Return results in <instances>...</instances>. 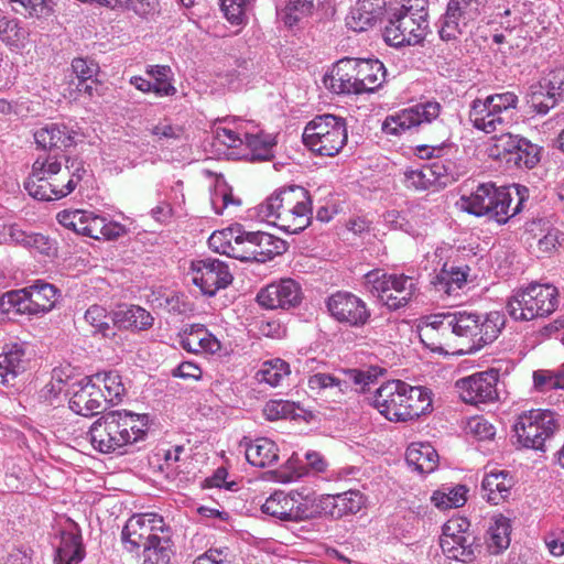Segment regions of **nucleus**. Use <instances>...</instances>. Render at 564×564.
I'll use <instances>...</instances> for the list:
<instances>
[{"label": "nucleus", "instance_id": "obj_1", "mask_svg": "<svg viewBox=\"0 0 564 564\" xmlns=\"http://www.w3.org/2000/svg\"><path fill=\"white\" fill-rule=\"evenodd\" d=\"M85 174L82 161L43 153L33 162L24 188L37 200H58L73 193Z\"/></svg>", "mask_w": 564, "mask_h": 564}, {"label": "nucleus", "instance_id": "obj_2", "mask_svg": "<svg viewBox=\"0 0 564 564\" xmlns=\"http://www.w3.org/2000/svg\"><path fill=\"white\" fill-rule=\"evenodd\" d=\"M257 216L289 234H299L311 223L312 200L302 186H290L272 193L256 207Z\"/></svg>", "mask_w": 564, "mask_h": 564}, {"label": "nucleus", "instance_id": "obj_3", "mask_svg": "<svg viewBox=\"0 0 564 564\" xmlns=\"http://www.w3.org/2000/svg\"><path fill=\"white\" fill-rule=\"evenodd\" d=\"M371 404L387 420L406 422L427 413L432 408V398L426 388L390 380L376 390Z\"/></svg>", "mask_w": 564, "mask_h": 564}, {"label": "nucleus", "instance_id": "obj_4", "mask_svg": "<svg viewBox=\"0 0 564 564\" xmlns=\"http://www.w3.org/2000/svg\"><path fill=\"white\" fill-rule=\"evenodd\" d=\"M214 134L217 151L228 158L247 161H269L273 158L274 138L262 132L251 133L240 121L223 119L215 126Z\"/></svg>", "mask_w": 564, "mask_h": 564}, {"label": "nucleus", "instance_id": "obj_5", "mask_svg": "<svg viewBox=\"0 0 564 564\" xmlns=\"http://www.w3.org/2000/svg\"><path fill=\"white\" fill-rule=\"evenodd\" d=\"M148 415L128 411H112L99 417L89 430L95 449L109 454L126 445L133 444L148 431Z\"/></svg>", "mask_w": 564, "mask_h": 564}, {"label": "nucleus", "instance_id": "obj_6", "mask_svg": "<svg viewBox=\"0 0 564 564\" xmlns=\"http://www.w3.org/2000/svg\"><path fill=\"white\" fill-rule=\"evenodd\" d=\"M386 80V67L379 59L343 58L338 61L325 85L336 94L373 93Z\"/></svg>", "mask_w": 564, "mask_h": 564}, {"label": "nucleus", "instance_id": "obj_7", "mask_svg": "<svg viewBox=\"0 0 564 564\" xmlns=\"http://www.w3.org/2000/svg\"><path fill=\"white\" fill-rule=\"evenodd\" d=\"M519 200L511 207V192L507 187H496L491 183L480 184L469 196H462L459 207L462 210L477 217L486 216L498 224H506L521 210L527 187L514 186Z\"/></svg>", "mask_w": 564, "mask_h": 564}, {"label": "nucleus", "instance_id": "obj_8", "mask_svg": "<svg viewBox=\"0 0 564 564\" xmlns=\"http://www.w3.org/2000/svg\"><path fill=\"white\" fill-rule=\"evenodd\" d=\"M427 28V0H404L389 13L383 39L394 47L415 45L424 40Z\"/></svg>", "mask_w": 564, "mask_h": 564}, {"label": "nucleus", "instance_id": "obj_9", "mask_svg": "<svg viewBox=\"0 0 564 564\" xmlns=\"http://www.w3.org/2000/svg\"><path fill=\"white\" fill-rule=\"evenodd\" d=\"M454 338L466 348L462 352L470 354L479 350L497 339L505 324L499 312L479 314L477 312H452Z\"/></svg>", "mask_w": 564, "mask_h": 564}, {"label": "nucleus", "instance_id": "obj_10", "mask_svg": "<svg viewBox=\"0 0 564 564\" xmlns=\"http://www.w3.org/2000/svg\"><path fill=\"white\" fill-rule=\"evenodd\" d=\"M519 97L513 91H503L477 98L469 108V121L473 127L485 133L508 129L514 119Z\"/></svg>", "mask_w": 564, "mask_h": 564}, {"label": "nucleus", "instance_id": "obj_11", "mask_svg": "<svg viewBox=\"0 0 564 564\" xmlns=\"http://www.w3.org/2000/svg\"><path fill=\"white\" fill-rule=\"evenodd\" d=\"M557 305L555 286L531 283L513 293L507 303V312L514 321H532L552 314Z\"/></svg>", "mask_w": 564, "mask_h": 564}, {"label": "nucleus", "instance_id": "obj_12", "mask_svg": "<svg viewBox=\"0 0 564 564\" xmlns=\"http://www.w3.org/2000/svg\"><path fill=\"white\" fill-rule=\"evenodd\" d=\"M303 142L322 156H335L347 142L345 119L329 113L315 117L304 129Z\"/></svg>", "mask_w": 564, "mask_h": 564}, {"label": "nucleus", "instance_id": "obj_13", "mask_svg": "<svg viewBox=\"0 0 564 564\" xmlns=\"http://www.w3.org/2000/svg\"><path fill=\"white\" fill-rule=\"evenodd\" d=\"M58 297V290L50 283L37 281L24 289L7 292L1 297V305L17 313L41 315L50 312Z\"/></svg>", "mask_w": 564, "mask_h": 564}, {"label": "nucleus", "instance_id": "obj_14", "mask_svg": "<svg viewBox=\"0 0 564 564\" xmlns=\"http://www.w3.org/2000/svg\"><path fill=\"white\" fill-rule=\"evenodd\" d=\"M556 429L555 414L542 409L521 413L513 425L518 443L532 449H542L545 441L554 434Z\"/></svg>", "mask_w": 564, "mask_h": 564}, {"label": "nucleus", "instance_id": "obj_15", "mask_svg": "<svg viewBox=\"0 0 564 564\" xmlns=\"http://www.w3.org/2000/svg\"><path fill=\"white\" fill-rule=\"evenodd\" d=\"M367 282L379 293L380 300L390 310L405 306L417 291L416 279L405 274H386L371 271L366 275Z\"/></svg>", "mask_w": 564, "mask_h": 564}, {"label": "nucleus", "instance_id": "obj_16", "mask_svg": "<svg viewBox=\"0 0 564 564\" xmlns=\"http://www.w3.org/2000/svg\"><path fill=\"white\" fill-rule=\"evenodd\" d=\"M469 525L465 518L449 519L443 525L440 545L448 558L463 563H471L476 558Z\"/></svg>", "mask_w": 564, "mask_h": 564}, {"label": "nucleus", "instance_id": "obj_17", "mask_svg": "<svg viewBox=\"0 0 564 564\" xmlns=\"http://www.w3.org/2000/svg\"><path fill=\"white\" fill-rule=\"evenodd\" d=\"M440 112L441 105L436 101L417 104L388 116L382 123V130L387 134L400 135L425 123H431L440 116Z\"/></svg>", "mask_w": 564, "mask_h": 564}, {"label": "nucleus", "instance_id": "obj_18", "mask_svg": "<svg viewBox=\"0 0 564 564\" xmlns=\"http://www.w3.org/2000/svg\"><path fill=\"white\" fill-rule=\"evenodd\" d=\"M192 282L202 293L213 296L217 291L227 288L232 282L229 267L218 259H199L191 263Z\"/></svg>", "mask_w": 564, "mask_h": 564}, {"label": "nucleus", "instance_id": "obj_19", "mask_svg": "<svg viewBox=\"0 0 564 564\" xmlns=\"http://www.w3.org/2000/svg\"><path fill=\"white\" fill-rule=\"evenodd\" d=\"M327 308L337 322L351 327L365 326L371 317L366 302L349 292H337L329 296Z\"/></svg>", "mask_w": 564, "mask_h": 564}, {"label": "nucleus", "instance_id": "obj_20", "mask_svg": "<svg viewBox=\"0 0 564 564\" xmlns=\"http://www.w3.org/2000/svg\"><path fill=\"white\" fill-rule=\"evenodd\" d=\"M484 0H449L442 18L440 36L449 41L463 33V29L480 14Z\"/></svg>", "mask_w": 564, "mask_h": 564}, {"label": "nucleus", "instance_id": "obj_21", "mask_svg": "<svg viewBox=\"0 0 564 564\" xmlns=\"http://www.w3.org/2000/svg\"><path fill=\"white\" fill-rule=\"evenodd\" d=\"M163 518L156 513L132 516L121 532V541L129 552H137L144 546L154 533L163 529Z\"/></svg>", "mask_w": 564, "mask_h": 564}, {"label": "nucleus", "instance_id": "obj_22", "mask_svg": "<svg viewBox=\"0 0 564 564\" xmlns=\"http://www.w3.org/2000/svg\"><path fill=\"white\" fill-rule=\"evenodd\" d=\"M303 297L299 282L286 278L272 282L257 294L258 303L268 310H289L297 306Z\"/></svg>", "mask_w": 564, "mask_h": 564}, {"label": "nucleus", "instance_id": "obj_23", "mask_svg": "<svg viewBox=\"0 0 564 564\" xmlns=\"http://www.w3.org/2000/svg\"><path fill=\"white\" fill-rule=\"evenodd\" d=\"M498 372L495 370L475 373L457 381L460 398L470 404L495 401L497 392Z\"/></svg>", "mask_w": 564, "mask_h": 564}, {"label": "nucleus", "instance_id": "obj_24", "mask_svg": "<svg viewBox=\"0 0 564 564\" xmlns=\"http://www.w3.org/2000/svg\"><path fill=\"white\" fill-rule=\"evenodd\" d=\"M419 336L432 350L455 340L452 312L430 314L420 319Z\"/></svg>", "mask_w": 564, "mask_h": 564}, {"label": "nucleus", "instance_id": "obj_25", "mask_svg": "<svg viewBox=\"0 0 564 564\" xmlns=\"http://www.w3.org/2000/svg\"><path fill=\"white\" fill-rule=\"evenodd\" d=\"M305 459L306 466L293 453L285 464L274 471L275 480L282 484H290L306 476L310 470L319 474L325 473L328 467L326 458L319 452L307 451Z\"/></svg>", "mask_w": 564, "mask_h": 564}, {"label": "nucleus", "instance_id": "obj_26", "mask_svg": "<svg viewBox=\"0 0 564 564\" xmlns=\"http://www.w3.org/2000/svg\"><path fill=\"white\" fill-rule=\"evenodd\" d=\"M300 495L273 492L262 505L263 513L282 521H301L307 518L306 506L300 500Z\"/></svg>", "mask_w": 564, "mask_h": 564}, {"label": "nucleus", "instance_id": "obj_27", "mask_svg": "<svg viewBox=\"0 0 564 564\" xmlns=\"http://www.w3.org/2000/svg\"><path fill=\"white\" fill-rule=\"evenodd\" d=\"M69 399V409L76 414L90 416L102 408L104 392L97 387L93 377L80 380Z\"/></svg>", "mask_w": 564, "mask_h": 564}, {"label": "nucleus", "instance_id": "obj_28", "mask_svg": "<svg viewBox=\"0 0 564 564\" xmlns=\"http://www.w3.org/2000/svg\"><path fill=\"white\" fill-rule=\"evenodd\" d=\"M78 132L65 123H47L34 132L37 145L43 149H67L76 144Z\"/></svg>", "mask_w": 564, "mask_h": 564}, {"label": "nucleus", "instance_id": "obj_29", "mask_svg": "<svg viewBox=\"0 0 564 564\" xmlns=\"http://www.w3.org/2000/svg\"><path fill=\"white\" fill-rule=\"evenodd\" d=\"M29 365L25 350L21 344L7 345L0 352V383L13 386L15 379Z\"/></svg>", "mask_w": 564, "mask_h": 564}, {"label": "nucleus", "instance_id": "obj_30", "mask_svg": "<svg viewBox=\"0 0 564 564\" xmlns=\"http://www.w3.org/2000/svg\"><path fill=\"white\" fill-rule=\"evenodd\" d=\"M513 485V478L508 471L491 469L481 482L482 497L491 505H499L510 496Z\"/></svg>", "mask_w": 564, "mask_h": 564}, {"label": "nucleus", "instance_id": "obj_31", "mask_svg": "<svg viewBox=\"0 0 564 564\" xmlns=\"http://www.w3.org/2000/svg\"><path fill=\"white\" fill-rule=\"evenodd\" d=\"M173 554V542L169 529L163 524V529L154 533L145 542L142 550V564H169Z\"/></svg>", "mask_w": 564, "mask_h": 564}, {"label": "nucleus", "instance_id": "obj_32", "mask_svg": "<svg viewBox=\"0 0 564 564\" xmlns=\"http://www.w3.org/2000/svg\"><path fill=\"white\" fill-rule=\"evenodd\" d=\"M307 387L316 395L339 401L349 390L350 384L335 375L326 372H316L308 377Z\"/></svg>", "mask_w": 564, "mask_h": 564}, {"label": "nucleus", "instance_id": "obj_33", "mask_svg": "<svg viewBox=\"0 0 564 564\" xmlns=\"http://www.w3.org/2000/svg\"><path fill=\"white\" fill-rule=\"evenodd\" d=\"M467 267L463 269L454 264L445 263L431 283L440 294L448 297L457 296L467 282Z\"/></svg>", "mask_w": 564, "mask_h": 564}, {"label": "nucleus", "instance_id": "obj_34", "mask_svg": "<svg viewBox=\"0 0 564 564\" xmlns=\"http://www.w3.org/2000/svg\"><path fill=\"white\" fill-rule=\"evenodd\" d=\"M247 460L260 468L273 466L279 459L278 445L267 437L249 442L245 449Z\"/></svg>", "mask_w": 564, "mask_h": 564}, {"label": "nucleus", "instance_id": "obj_35", "mask_svg": "<svg viewBox=\"0 0 564 564\" xmlns=\"http://www.w3.org/2000/svg\"><path fill=\"white\" fill-rule=\"evenodd\" d=\"M405 459L420 474H430L438 465V454L429 443H412L406 449Z\"/></svg>", "mask_w": 564, "mask_h": 564}, {"label": "nucleus", "instance_id": "obj_36", "mask_svg": "<svg viewBox=\"0 0 564 564\" xmlns=\"http://www.w3.org/2000/svg\"><path fill=\"white\" fill-rule=\"evenodd\" d=\"M85 557L82 536L74 532H62L54 564H79Z\"/></svg>", "mask_w": 564, "mask_h": 564}, {"label": "nucleus", "instance_id": "obj_37", "mask_svg": "<svg viewBox=\"0 0 564 564\" xmlns=\"http://www.w3.org/2000/svg\"><path fill=\"white\" fill-rule=\"evenodd\" d=\"M124 232L126 229L121 224L89 212L83 235L97 240H111L122 236Z\"/></svg>", "mask_w": 564, "mask_h": 564}, {"label": "nucleus", "instance_id": "obj_38", "mask_svg": "<svg viewBox=\"0 0 564 564\" xmlns=\"http://www.w3.org/2000/svg\"><path fill=\"white\" fill-rule=\"evenodd\" d=\"M113 324L121 328L148 329L153 325L152 315L141 306L129 305L113 314Z\"/></svg>", "mask_w": 564, "mask_h": 564}, {"label": "nucleus", "instance_id": "obj_39", "mask_svg": "<svg viewBox=\"0 0 564 564\" xmlns=\"http://www.w3.org/2000/svg\"><path fill=\"white\" fill-rule=\"evenodd\" d=\"M256 262H267L286 250V242L271 234L253 231Z\"/></svg>", "mask_w": 564, "mask_h": 564}, {"label": "nucleus", "instance_id": "obj_40", "mask_svg": "<svg viewBox=\"0 0 564 564\" xmlns=\"http://www.w3.org/2000/svg\"><path fill=\"white\" fill-rule=\"evenodd\" d=\"M290 373V365L281 358H274L261 364V367L256 372V379L260 383L275 388L280 387Z\"/></svg>", "mask_w": 564, "mask_h": 564}, {"label": "nucleus", "instance_id": "obj_41", "mask_svg": "<svg viewBox=\"0 0 564 564\" xmlns=\"http://www.w3.org/2000/svg\"><path fill=\"white\" fill-rule=\"evenodd\" d=\"M329 513L333 518L355 514L365 505V498L358 490H348L332 497Z\"/></svg>", "mask_w": 564, "mask_h": 564}, {"label": "nucleus", "instance_id": "obj_42", "mask_svg": "<svg viewBox=\"0 0 564 564\" xmlns=\"http://www.w3.org/2000/svg\"><path fill=\"white\" fill-rule=\"evenodd\" d=\"M97 387L102 386L104 401L112 404L121 402L126 389L117 371L99 372L93 376Z\"/></svg>", "mask_w": 564, "mask_h": 564}, {"label": "nucleus", "instance_id": "obj_43", "mask_svg": "<svg viewBox=\"0 0 564 564\" xmlns=\"http://www.w3.org/2000/svg\"><path fill=\"white\" fill-rule=\"evenodd\" d=\"M510 520L501 514L494 517L488 528V547L492 553H500L510 544Z\"/></svg>", "mask_w": 564, "mask_h": 564}, {"label": "nucleus", "instance_id": "obj_44", "mask_svg": "<svg viewBox=\"0 0 564 564\" xmlns=\"http://www.w3.org/2000/svg\"><path fill=\"white\" fill-rule=\"evenodd\" d=\"M540 161V149L524 138L517 141L516 150L512 156H508L507 162L513 163L522 169H533Z\"/></svg>", "mask_w": 564, "mask_h": 564}, {"label": "nucleus", "instance_id": "obj_45", "mask_svg": "<svg viewBox=\"0 0 564 564\" xmlns=\"http://www.w3.org/2000/svg\"><path fill=\"white\" fill-rule=\"evenodd\" d=\"M467 489L463 485L444 487L433 492L431 500L435 507L442 510L458 508L466 502Z\"/></svg>", "mask_w": 564, "mask_h": 564}, {"label": "nucleus", "instance_id": "obj_46", "mask_svg": "<svg viewBox=\"0 0 564 564\" xmlns=\"http://www.w3.org/2000/svg\"><path fill=\"white\" fill-rule=\"evenodd\" d=\"M253 235V231H245L241 226H236L232 258L240 261H256L257 249H254Z\"/></svg>", "mask_w": 564, "mask_h": 564}, {"label": "nucleus", "instance_id": "obj_47", "mask_svg": "<svg viewBox=\"0 0 564 564\" xmlns=\"http://www.w3.org/2000/svg\"><path fill=\"white\" fill-rule=\"evenodd\" d=\"M403 175L405 187L411 189L426 191L436 184V177L429 166L406 170Z\"/></svg>", "mask_w": 564, "mask_h": 564}, {"label": "nucleus", "instance_id": "obj_48", "mask_svg": "<svg viewBox=\"0 0 564 564\" xmlns=\"http://www.w3.org/2000/svg\"><path fill=\"white\" fill-rule=\"evenodd\" d=\"M73 72L79 80V90H84L88 95H91L93 87L87 84L88 80L94 83L93 78L98 74L99 66L91 59L86 58H74L72 62Z\"/></svg>", "mask_w": 564, "mask_h": 564}, {"label": "nucleus", "instance_id": "obj_49", "mask_svg": "<svg viewBox=\"0 0 564 564\" xmlns=\"http://www.w3.org/2000/svg\"><path fill=\"white\" fill-rule=\"evenodd\" d=\"M558 97L554 93L546 91L541 85L532 87L530 98L528 100L530 109L536 113L544 116L557 105Z\"/></svg>", "mask_w": 564, "mask_h": 564}, {"label": "nucleus", "instance_id": "obj_50", "mask_svg": "<svg viewBox=\"0 0 564 564\" xmlns=\"http://www.w3.org/2000/svg\"><path fill=\"white\" fill-rule=\"evenodd\" d=\"M297 410L299 408L294 402L288 400H270L264 404L262 413L268 421H276L295 417L299 415Z\"/></svg>", "mask_w": 564, "mask_h": 564}, {"label": "nucleus", "instance_id": "obj_51", "mask_svg": "<svg viewBox=\"0 0 564 564\" xmlns=\"http://www.w3.org/2000/svg\"><path fill=\"white\" fill-rule=\"evenodd\" d=\"M85 321L91 326L94 333H99L102 336H108L111 329L110 323H113L107 310L100 305H91L85 313Z\"/></svg>", "mask_w": 564, "mask_h": 564}, {"label": "nucleus", "instance_id": "obj_52", "mask_svg": "<svg viewBox=\"0 0 564 564\" xmlns=\"http://www.w3.org/2000/svg\"><path fill=\"white\" fill-rule=\"evenodd\" d=\"M520 138L521 137L511 133H502L492 138V143L488 149L489 155L498 160L507 161L508 156H512L517 141H519Z\"/></svg>", "mask_w": 564, "mask_h": 564}, {"label": "nucleus", "instance_id": "obj_53", "mask_svg": "<svg viewBox=\"0 0 564 564\" xmlns=\"http://www.w3.org/2000/svg\"><path fill=\"white\" fill-rule=\"evenodd\" d=\"M236 227L214 231L208 238V246L215 252L232 258Z\"/></svg>", "mask_w": 564, "mask_h": 564}, {"label": "nucleus", "instance_id": "obj_54", "mask_svg": "<svg viewBox=\"0 0 564 564\" xmlns=\"http://www.w3.org/2000/svg\"><path fill=\"white\" fill-rule=\"evenodd\" d=\"M210 203L213 209L216 214L221 215L224 210L230 205L239 206L240 200L235 198L231 189L228 187L227 183L221 181L217 182L214 188V192L210 197Z\"/></svg>", "mask_w": 564, "mask_h": 564}, {"label": "nucleus", "instance_id": "obj_55", "mask_svg": "<svg viewBox=\"0 0 564 564\" xmlns=\"http://www.w3.org/2000/svg\"><path fill=\"white\" fill-rule=\"evenodd\" d=\"M313 7L312 0H288L283 17L285 24L295 25L302 17L311 13Z\"/></svg>", "mask_w": 564, "mask_h": 564}, {"label": "nucleus", "instance_id": "obj_56", "mask_svg": "<svg viewBox=\"0 0 564 564\" xmlns=\"http://www.w3.org/2000/svg\"><path fill=\"white\" fill-rule=\"evenodd\" d=\"M88 213L89 212L82 209H65L57 214V220L65 228L72 229L76 234L83 235Z\"/></svg>", "mask_w": 564, "mask_h": 564}, {"label": "nucleus", "instance_id": "obj_57", "mask_svg": "<svg viewBox=\"0 0 564 564\" xmlns=\"http://www.w3.org/2000/svg\"><path fill=\"white\" fill-rule=\"evenodd\" d=\"M151 132L159 140H165L166 142H173L182 140L185 135V130L182 126L173 123L169 119L159 121L152 129Z\"/></svg>", "mask_w": 564, "mask_h": 564}, {"label": "nucleus", "instance_id": "obj_58", "mask_svg": "<svg viewBox=\"0 0 564 564\" xmlns=\"http://www.w3.org/2000/svg\"><path fill=\"white\" fill-rule=\"evenodd\" d=\"M223 11L232 24H240L253 0H220Z\"/></svg>", "mask_w": 564, "mask_h": 564}, {"label": "nucleus", "instance_id": "obj_59", "mask_svg": "<svg viewBox=\"0 0 564 564\" xmlns=\"http://www.w3.org/2000/svg\"><path fill=\"white\" fill-rule=\"evenodd\" d=\"M377 20L375 15L361 12L358 6H355L346 18V24L355 32H362L371 28Z\"/></svg>", "mask_w": 564, "mask_h": 564}, {"label": "nucleus", "instance_id": "obj_60", "mask_svg": "<svg viewBox=\"0 0 564 564\" xmlns=\"http://www.w3.org/2000/svg\"><path fill=\"white\" fill-rule=\"evenodd\" d=\"M467 431L480 441L491 440L496 434L495 426L481 416L470 419L467 423Z\"/></svg>", "mask_w": 564, "mask_h": 564}, {"label": "nucleus", "instance_id": "obj_61", "mask_svg": "<svg viewBox=\"0 0 564 564\" xmlns=\"http://www.w3.org/2000/svg\"><path fill=\"white\" fill-rule=\"evenodd\" d=\"M26 248L45 257H54L56 254L55 242L42 234H33L29 239Z\"/></svg>", "mask_w": 564, "mask_h": 564}, {"label": "nucleus", "instance_id": "obj_62", "mask_svg": "<svg viewBox=\"0 0 564 564\" xmlns=\"http://www.w3.org/2000/svg\"><path fill=\"white\" fill-rule=\"evenodd\" d=\"M549 93H554L556 97L564 94V67L552 69L540 84Z\"/></svg>", "mask_w": 564, "mask_h": 564}, {"label": "nucleus", "instance_id": "obj_63", "mask_svg": "<svg viewBox=\"0 0 564 564\" xmlns=\"http://www.w3.org/2000/svg\"><path fill=\"white\" fill-rule=\"evenodd\" d=\"M544 542L552 555H564V525L561 528H555L546 533L544 536Z\"/></svg>", "mask_w": 564, "mask_h": 564}, {"label": "nucleus", "instance_id": "obj_64", "mask_svg": "<svg viewBox=\"0 0 564 564\" xmlns=\"http://www.w3.org/2000/svg\"><path fill=\"white\" fill-rule=\"evenodd\" d=\"M193 564H231V560L227 549H209L197 556Z\"/></svg>", "mask_w": 564, "mask_h": 564}]
</instances>
